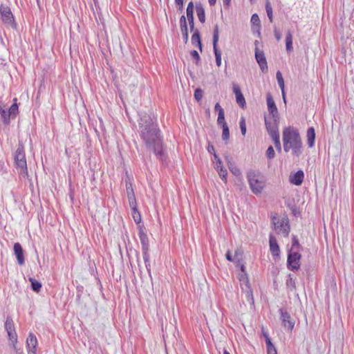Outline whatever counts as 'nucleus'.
<instances>
[{
    "label": "nucleus",
    "instance_id": "obj_1",
    "mask_svg": "<svg viewBox=\"0 0 354 354\" xmlns=\"http://www.w3.org/2000/svg\"><path fill=\"white\" fill-rule=\"evenodd\" d=\"M140 136L146 147L151 149L157 158L164 160V147L162 138L158 124L152 118L145 113L140 115L138 121Z\"/></svg>",
    "mask_w": 354,
    "mask_h": 354
},
{
    "label": "nucleus",
    "instance_id": "obj_2",
    "mask_svg": "<svg viewBox=\"0 0 354 354\" xmlns=\"http://www.w3.org/2000/svg\"><path fill=\"white\" fill-rule=\"evenodd\" d=\"M283 148L286 153L291 151L299 157L303 151V142L299 130L294 127H285L282 132Z\"/></svg>",
    "mask_w": 354,
    "mask_h": 354
},
{
    "label": "nucleus",
    "instance_id": "obj_3",
    "mask_svg": "<svg viewBox=\"0 0 354 354\" xmlns=\"http://www.w3.org/2000/svg\"><path fill=\"white\" fill-rule=\"evenodd\" d=\"M250 188L255 195L261 194L265 187L264 177L259 171L250 170L246 175Z\"/></svg>",
    "mask_w": 354,
    "mask_h": 354
},
{
    "label": "nucleus",
    "instance_id": "obj_4",
    "mask_svg": "<svg viewBox=\"0 0 354 354\" xmlns=\"http://www.w3.org/2000/svg\"><path fill=\"white\" fill-rule=\"evenodd\" d=\"M0 15L4 24L15 30L17 28V24L16 23L11 10L8 6H4L3 4L1 5Z\"/></svg>",
    "mask_w": 354,
    "mask_h": 354
},
{
    "label": "nucleus",
    "instance_id": "obj_5",
    "mask_svg": "<svg viewBox=\"0 0 354 354\" xmlns=\"http://www.w3.org/2000/svg\"><path fill=\"white\" fill-rule=\"evenodd\" d=\"M15 162L17 167L21 169V172H28L26 159L25 155L24 147L22 144L19 143L18 147L15 153Z\"/></svg>",
    "mask_w": 354,
    "mask_h": 354
},
{
    "label": "nucleus",
    "instance_id": "obj_6",
    "mask_svg": "<svg viewBox=\"0 0 354 354\" xmlns=\"http://www.w3.org/2000/svg\"><path fill=\"white\" fill-rule=\"evenodd\" d=\"M272 223L274 226V229L277 232L278 234L281 233L285 237L288 236L290 232V225L289 221L287 218L279 219L275 216H273L272 218Z\"/></svg>",
    "mask_w": 354,
    "mask_h": 354
},
{
    "label": "nucleus",
    "instance_id": "obj_7",
    "mask_svg": "<svg viewBox=\"0 0 354 354\" xmlns=\"http://www.w3.org/2000/svg\"><path fill=\"white\" fill-rule=\"evenodd\" d=\"M301 255L297 251H288L287 268L292 271H297L300 268Z\"/></svg>",
    "mask_w": 354,
    "mask_h": 354
},
{
    "label": "nucleus",
    "instance_id": "obj_8",
    "mask_svg": "<svg viewBox=\"0 0 354 354\" xmlns=\"http://www.w3.org/2000/svg\"><path fill=\"white\" fill-rule=\"evenodd\" d=\"M219 39V28L218 24H216L214 27L213 30V37H212V44L214 53L216 59V64L217 66L220 67L221 65V51L218 48V42Z\"/></svg>",
    "mask_w": 354,
    "mask_h": 354
},
{
    "label": "nucleus",
    "instance_id": "obj_9",
    "mask_svg": "<svg viewBox=\"0 0 354 354\" xmlns=\"http://www.w3.org/2000/svg\"><path fill=\"white\" fill-rule=\"evenodd\" d=\"M279 117L278 118L265 116V125L268 134L271 136L279 134Z\"/></svg>",
    "mask_w": 354,
    "mask_h": 354
},
{
    "label": "nucleus",
    "instance_id": "obj_10",
    "mask_svg": "<svg viewBox=\"0 0 354 354\" xmlns=\"http://www.w3.org/2000/svg\"><path fill=\"white\" fill-rule=\"evenodd\" d=\"M4 326L10 340L12 342H17V335L15 331L13 320L10 317H7Z\"/></svg>",
    "mask_w": 354,
    "mask_h": 354
},
{
    "label": "nucleus",
    "instance_id": "obj_11",
    "mask_svg": "<svg viewBox=\"0 0 354 354\" xmlns=\"http://www.w3.org/2000/svg\"><path fill=\"white\" fill-rule=\"evenodd\" d=\"M279 312L281 315L283 326L288 330H292L295 326V322L291 319L290 313L283 308H280Z\"/></svg>",
    "mask_w": 354,
    "mask_h": 354
},
{
    "label": "nucleus",
    "instance_id": "obj_12",
    "mask_svg": "<svg viewBox=\"0 0 354 354\" xmlns=\"http://www.w3.org/2000/svg\"><path fill=\"white\" fill-rule=\"evenodd\" d=\"M266 102L270 117L278 118L279 117L278 109L270 93L266 95Z\"/></svg>",
    "mask_w": 354,
    "mask_h": 354
},
{
    "label": "nucleus",
    "instance_id": "obj_13",
    "mask_svg": "<svg viewBox=\"0 0 354 354\" xmlns=\"http://www.w3.org/2000/svg\"><path fill=\"white\" fill-rule=\"evenodd\" d=\"M255 59L260 67V69L263 73H266L268 71V65L266 58L265 57L264 53L260 50L258 47L255 48Z\"/></svg>",
    "mask_w": 354,
    "mask_h": 354
},
{
    "label": "nucleus",
    "instance_id": "obj_14",
    "mask_svg": "<svg viewBox=\"0 0 354 354\" xmlns=\"http://www.w3.org/2000/svg\"><path fill=\"white\" fill-rule=\"evenodd\" d=\"M126 191L127 198L129 200V206L131 207V208H133L136 209V206H137L136 199L132 184L130 182L126 181Z\"/></svg>",
    "mask_w": 354,
    "mask_h": 354
},
{
    "label": "nucleus",
    "instance_id": "obj_15",
    "mask_svg": "<svg viewBox=\"0 0 354 354\" xmlns=\"http://www.w3.org/2000/svg\"><path fill=\"white\" fill-rule=\"evenodd\" d=\"M233 92L236 97V103L241 107L244 108L245 106V97L241 91V88L239 85L236 84H233L232 86Z\"/></svg>",
    "mask_w": 354,
    "mask_h": 354
},
{
    "label": "nucleus",
    "instance_id": "obj_16",
    "mask_svg": "<svg viewBox=\"0 0 354 354\" xmlns=\"http://www.w3.org/2000/svg\"><path fill=\"white\" fill-rule=\"evenodd\" d=\"M270 250L272 256L279 257L280 253L279 246L277 239L272 234L269 235Z\"/></svg>",
    "mask_w": 354,
    "mask_h": 354
},
{
    "label": "nucleus",
    "instance_id": "obj_17",
    "mask_svg": "<svg viewBox=\"0 0 354 354\" xmlns=\"http://www.w3.org/2000/svg\"><path fill=\"white\" fill-rule=\"evenodd\" d=\"M138 236L142 245V250H149V239L142 226H139Z\"/></svg>",
    "mask_w": 354,
    "mask_h": 354
},
{
    "label": "nucleus",
    "instance_id": "obj_18",
    "mask_svg": "<svg viewBox=\"0 0 354 354\" xmlns=\"http://www.w3.org/2000/svg\"><path fill=\"white\" fill-rule=\"evenodd\" d=\"M14 253L16 256L17 262L19 265H23L24 263V250L22 246L19 243H15L13 247Z\"/></svg>",
    "mask_w": 354,
    "mask_h": 354
},
{
    "label": "nucleus",
    "instance_id": "obj_19",
    "mask_svg": "<svg viewBox=\"0 0 354 354\" xmlns=\"http://www.w3.org/2000/svg\"><path fill=\"white\" fill-rule=\"evenodd\" d=\"M304 173L302 170H299L297 172L290 176V182L295 185H300L304 181Z\"/></svg>",
    "mask_w": 354,
    "mask_h": 354
},
{
    "label": "nucleus",
    "instance_id": "obj_20",
    "mask_svg": "<svg viewBox=\"0 0 354 354\" xmlns=\"http://www.w3.org/2000/svg\"><path fill=\"white\" fill-rule=\"evenodd\" d=\"M214 168L217 171V172H218L220 178L222 179V180L226 183H227V169L223 168V162L221 159H218L217 161L215 162Z\"/></svg>",
    "mask_w": 354,
    "mask_h": 354
},
{
    "label": "nucleus",
    "instance_id": "obj_21",
    "mask_svg": "<svg viewBox=\"0 0 354 354\" xmlns=\"http://www.w3.org/2000/svg\"><path fill=\"white\" fill-rule=\"evenodd\" d=\"M27 347L29 352H32L33 354H36V347L37 345V340L36 336L30 333L26 339Z\"/></svg>",
    "mask_w": 354,
    "mask_h": 354
},
{
    "label": "nucleus",
    "instance_id": "obj_22",
    "mask_svg": "<svg viewBox=\"0 0 354 354\" xmlns=\"http://www.w3.org/2000/svg\"><path fill=\"white\" fill-rule=\"evenodd\" d=\"M191 40H192V45H196L198 47L200 51L202 52L203 45H202L200 32L198 29L194 30V32L193 33V35L192 36Z\"/></svg>",
    "mask_w": 354,
    "mask_h": 354
},
{
    "label": "nucleus",
    "instance_id": "obj_23",
    "mask_svg": "<svg viewBox=\"0 0 354 354\" xmlns=\"http://www.w3.org/2000/svg\"><path fill=\"white\" fill-rule=\"evenodd\" d=\"M196 14L198 18V20L202 23H205V9L201 2L196 3Z\"/></svg>",
    "mask_w": 354,
    "mask_h": 354
},
{
    "label": "nucleus",
    "instance_id": "obj_24",
    "mask_svg": "<svg viewBox=\"0 0 354 354\" xmlns=\"http://www.w3.org/2000/svg\"><path fill=\"white\" fill-rule=\"evenodd\" d=\"M307 144L309 147H313L315 140V131L313 127H309L307 130Z\"/></svg>",
    "mask_w": 354,
    "mask_h": 354
},
{
    "label": "nucleus",
    "instance_id": "obj_25",
    "mask_svg": "<svg viewBox=\"0 0 354 354\" xmlns=\"http://www.w3.org/2000/svg\"><path fill=\"white\" fill-rule=\"evenodd\" d=\"M194 5L193 1H190L186 9V14H187V18L188 22H192L194 21Z\"/></svg>",
    "mask_w": 354,
    "mask_h": 354
},
{
    "label": "nucleus",
    "instance_id": "obj_26",
    "mask_svg": "<svg viewBox=\"0 0 354 354\" xmlns=\"http://www.w3.org/2000/svg\"><path fill=\"white\" fill-rule=\"evenodd\" d=\"M276 77L277 80L278 84L281 90V92H282V96H283V101L286 102V95H285V92H284V87H285L284 80H283L282 74L279 71H278L277 72Z\"/></svg>",
    "mask_w": 354,
    "mask_h": 354
},
{
    "label": "nucleus",
    "instance_id": "obj_27",
    "mask_svg": "<svg viewBox=\"0 0 354 354\" xmlns=\"http://www.w3.org/2000/svg\"><path fill=\"white\" fill-rule=\"evenodd\" d=\"M303 250V247L299 244V240L295 235H292V246L289 251H297Z\"/></svg>",
    "mask_w": 354,
    "mask_h": 354
},
{
    "label": "nucleus",
    "instance_id": "obj_28",
    "mask_svg": "<svg viewBox=\"0 0 354 354\" xmlns=\"http://www.w3.org/2000/svg\"><path fill=\"white\" fill-rule=\"evenodd\" d=\"M0 114H1V116L3 119V121L4 122V124H9L10 122V113L8 112V111H7L3 106H1L0 104Z\"/></svg>",
    "mask_w": 354,
    "mask_h": 354
},
{
    "label": "nucleus",
    "instance_id": "obj_29",
    "mask_svg": "<svg viewBox=\"0 0 354 354\" xmlns=\"http://www.w3.org/2000/svg\"><path fill=\"white\" fill-rule=\"evenodd\" d=\"M29 281L31 283L32 290L35 292H39L41 288V283L32 277L29 278Z\"/></svg>",
    "mask_w": 354,
    "mask_h": 354
},
{
    "label": "nucleus",
    "instance_id": "obj_30",
    "mask_svg": "<svg viewBox=\"0 0 354 354\" xmlns=\"http://www.w3.org/2000/svg\"><path fill=\"white\" fill-rule=\"evenodd\" d=\"M265 6L269 21L272 23L273 21L272 8L269 0H266Z\"/></svg>",
    "mask_w": 354,
    "mask_h": 354
},
{
    "label": "nucleus",
    "instance_id": "obj_31",
    "mask_svg": "<svg viewBox=\"0 0 354 354\" xmlns=\"http://www.w3.org/2000/svg\"><path fill=\"white\" fill-rule=\"evenodd\" d=\"M286 46L288 52L292 50V36L290 31L288 32L286 37Z\"/></svg>",
    "mask_w": 354,
    "mask_h": 354
},
{
    "label": "nucleus",
    "instance_id": "obj_32",
    "mask_svg": "<svg viewBox=\"0 0 354 354\" xmlns=\"http://www.w3.org/2000/svg\"><path fill=\"white\" fill-rule=\"evenodd\" d=\"M226 160L228 162V167L230 171L235 176H239L241 175V170L234 164H232L231 162L228 160V158H226Z\"/></svg>",
    "mask_w": 354,
    "mask_h": 354
},
{
    "label": "nucleus",
    "instance_id": "obj_33",
    "mask_svg": "<svg viewBox=\"0 0 354 354\" xmlns=\"http://www.w3.org/2000/svg\"><path fill=\"white\" fill-rule=\"evenodd\" d=\"M222 127L223 133H222V139L225 143L227 142L230 138V130L227 126V124H223Z\"/></svg>",
    "mask_w": 354,
    "mask_h": 354
},
{
    "label": "nucleus",
    "instance_id": "obj_34",
    "mask_svg": "<svg viewBox=\"0 0 354 354\" xmlns=\"http://www.w3.org/2000/svg\"><path fill=\"white\" fill-rule=\"evenodd\" d=\"M271 138L274 142V147H275L277 151L280 153L281 151V142H280L279 134L271 136Z\"/></svg>",
    "mask_w": 354,
    "mask_h": 354
},
{
    "label": "nucleus",
    "instance_id": "obj_35",
    "mask_svg": "<svg viewBox=\"0 0 354 354\" xmlns=\"http://www.w3.org/2000/svg\"><path fill=\"white\" fill-rule=\"evenodd\" d=\"M180 28L181 32L188 31L187 23L186 17L183 15L180 18Z\"/></svg>",
    "mask_w": 354,
    "mask_h": 354
},
{
    "label": "nucleus",
    "instance_id": "obj_36",
    "mask_svg": "<svg viewBox=\"0 0 354 354\" xmlns=\"http://www.w3.org/2000/svg\"><path fill=\"white\" fill-rule=\"evenodd\" d=\"M266 347L268 354H277L276 348L272 343L271 340L268 339Z\"/></svg>",
    "mask_w": 354,
    "mask_h": 354
},
{
    "label": "nucleus",
    "instance_id": "obj_37",
    "mask_svg": "<svg viewBox=\"0 0 354 354\" xmlns=\"http://www.w3.org/2000/svg\"><path fill=\"white\" fill-rule=\"evenodd\" d=\"M8 112L11 118H14L18 113V105L16 102L11 105L8 109Z\"/></svg>",
    "mask_w": 354,
    "mask_h": 354
},
{
    "label": "nucleus",
    "instance_id": "obj_38",
    "mask_svg": "<svg viewBox=\"0 0 354 354\" xmlns=\"http://www.w3.org/2000/svg\"><path fill=\"white\" fill-rule=\"evenodd\" d=\"M243 254V252L241 249H237L235 250L234 258V261L236 263H239V262L242 261Z\"/></svg>",
    "mask_w": 354,
    "mask_h": 354
},
{
    "label": "nucleus",
    "instance_id": "obj_39",
    "mask_svg": "<svg viewBox=\"0 0 354 354\" xmlns=\"http://www.w3.org/2000/svg\"><path fill=\"white\" fill-rule=\"evenodd\" d=\"M286 286L288 288H290V291H292L296 288L295 281L292 278L291 274H289L288 279L286 280Z\"/></svg>",
    "mask_w": 354,
    "mask_h": 354
},
{
    "label": "nucleus",
    "instance_id": "obj_40",
    "mask_svg": "<svg viewBox=\"0 0 354 354\" xmlns=\"http://www.w3.org/2000/svg\"><path fill=\"white\" fill-rule=\"evenodd\" d=\"M131 209H132V214H133V218L134 219V221L136 223H139L141 221V216H140L139 212L138 211L137 206H136V210L133 208H131Z\"/></svg>",
    "mask_w": 354,
    "mask_h": 354
},
{
    "label": "nucleus",
    "instance_id": "obj_41",
    "mask_svg": "<svg viewBox=\"0 0 354 354\" xmlns=\"http://www.w3.org/2000/svg\"><path fill=\"white\" fill-rule=\"evenodd\" d=\"M239 126L241 129V134L245 136L246 133V124H245V120L243 117L241 118L240 122H239Z\"/></svg>",
    "mask_w": 354,
    "mask_h": 354
},
{
    "label": "nucleus",
    "instance_id": "obj_42",
    "mask_svg": "<svg viewBox=\"0 0 354 354\" xmlns=\"http://www.w3.org/2000/svg\"><path fill=\"white\" fill-rule=\"evenodd\" d=\"M275 156V152L272 146H269L266 151V157L269 160H272Z\"/></svg>",
    "mask_w": 354,
    "mask_h": 354
},
{
    "label": "nucleus",
    "instance_id": "obj_43",
    "mask_svg": "<svg viewBox=\"0 0 354 354\" xmlns=\"http://www.w3.org/2000/svg\"><path fill=\"white\" fill-rule=\"evenodd\" d=\"M190 55L195 59V64L198 65L201 60L198 53L196 50H193L190 52Z\"/></svg>",
    "mask_w": 354,
    "mask_h": 354
},
{
    "label": "nucleus",
    "instance_id": "obj_44",
    "mask_svg": "<svg viewBox=\"0 0 354 354\" xmlns=\"http://www.w3.org/2000/svg\"><path fill=\"white\" fill-rule=\"evenodd\" d=\"M251 23L254 25L260 26L259 17L257 13H254L251 17Z\"/></svg>",
    "mask_w": 354,
    "mask_h": 354
},
{
    "label": "nucleus",
    "instance_id": "obj_45",
    "mask_svg": "<svg viewBox=\"0 0 354 354\" xmlns=\"http://www.w3.org/2000/svg\"><path fill=\"white\" fill-rule=\"evenodd\" d=\"M203 92L202 89L198 88L194 91V97L197 101H200L203 97Z\"/></svg>",
    "mask_w": 354,
    "mask_h": 354
},
{
    "label": "nucleus",
    "instance_id": "obj_46",
    "mask_svg": "<svg viewBox=\"0 0 354 354\" xmlns=\"http://www.w3.org/2000/svg\"><path fill=\"white\" fill-rule=\"evenodd\" d=\"M217 122H218V125H221V126H223V124H227L225 121V112L218 113Z\"/></svg>",
    "mask_w": 354,
    "mask_h": 354
},
{
    "label": "nucleus",
    "instance_id": "obj_47",
    "mask_svg": "<svg viewBox=\"0 0 354 354\" xmlns=\"http://www.w3.org/2000/svg\"><path fill=\"white\" fill-rule=\"evenodd\" d=\"M142 256H143V259H144L145 263H149L150 262V261H149L150 256H149V250H142Z\"/></svg>",
    "mask_w": 354,
    "mask_h": 354
},
{
    "label": "nucleus",
    "instance_id": "obj_48",
    "mask_svg": "<svg viewBox=\"0 0 354 354\" xmlns=\"http://www.w3.org/2000/svg\"><path fill=\"white\" fill-rule=\"evenodd\" d=\"M246 297L248 299V301L251 304H254V299H253V295H252V290H250V291H248L246 292Z\"/></svg>",
    "mask_w": 354,
    "mask_h": 354
},
{
    "label": "nucleus",
    "instance_id": "obj_49",
    "mask_svg": "<svg viewBox=\"0 0 354 354\" xmlns=\"http://www.w3.org/2000/svg\"><path fill=\"white\" fill-rule=\"evenodd\" d=\"M240 270L242 272L241 278L243 279L244 277H247L246 269H245V266H244V264L241 265Z\"/></svg>",
    "mask_w": 354,
    "mask_h": 354
},
{
    "label": "nucleus",
    "instance_id": "obj_50",
    "mask_svg": "<svg viewBox=\"0 0 354 354\" xmlns=\"http://www.w3.org/2000/svg\"><path fill=\"white\" fill-rule=\"evenodd\" d=\"M214 110H215V111H217L218 113H224L223 109L221 106V105L218 102L214 106Z\"/></svg>",
    "mask_w": 354,
    "mask_h": 354
},
{
    "label": "nucleus",
    "instance_id": "obj_51",
    "mask_svg": "<svg viewBox=\"0 0 354 354\" xmlns=\"http://www.w3.org/2000/svg\"><path fill=\"white\" fill-rule=\"evenodd\" d=\"M183 41L186 44L188 41L189 39V32L188 31L181 32Z\"/></svg>",
    "mask_w": 354,
    "mask_h": 354
},
{
    "label": "nucleus",
    "instance_id": "obj_52",
    "mask_svg": "<svg viewBox=\"0 0 354 354\" xmlns=\"http://www.w3.org/2000/svg\"><path fill=\"white\" fill-rule=\"evenodd\" d=\"M207 151L210 153H216L215 152V149H214V147L210 142L208 143Z\"/></svg>",
    "mask_w": 354,
    "mask_h": 354
},
{
    "label": "nucleus",
    "instance_id": "obj_53",
    "mask_svg": "<svg viewBox=\"0 0 354 354\" xmlns=\"http://www.w3.org/2000/svg\"><path fill=\"white\" fill-rule=\"evenodd\" d=\"M274 37H275L277 41H279L281 39V37L280 32L279 30H277V28H275L274 30Z\"/></svg>",
    "mask_w": 354,
    "mask_h": 354
},
{
    "label": "nucleus",
    "instance_id": "obj_54",
    "mask_svg": "<svg viewBox=\"0 0 354 354\" xmlns=\"http://www.w3.org/2000/svg\"><path fill=\"white\" fill-rule=\"evenodd\" d=\"M262 335L264 337L265 341H266V344H267L268 339V340H271V339H270L268 333L266 331H265L263 328H262Z\"/></svg>",
    "mask_w": 354,
    "mask_h": 354
},
{
    "label": "nucleus",
    "instance_id": "obj_55",
    "mask_svg": "<svg viewBox=\"0 0 354 354\" xmlns=\"http://www.w3.org/2000/svg\"><path fill=\"white\" fill-rule=\"evenodd\" d=\"M226 259L229 261H234V258L232 257L231 253L230 251H228L227 253H226Z\"/></svg>",
    "mask_w": 354,
    "mask_h": 354
},
{
    "label": "nucleus",
    "instance_id": "obj_56",
    "mask_svg": "<svg viewBox=\"0 0 354 354\" xmlns=\"http://www.w3.org/2000/svg\"><path fill=\"white\" fill-rule=\"evenodd\" d=\"M145 267H146V269L147 270V272L149 274V275L150 276V277H151V264H150V262L149 263H145Z\"/></svg>",
    "mask_w": 354,
    "mask_h": 354
},
{
    "label": "nucleus",
    "instance_id": "obj_57",
    "mask_svg": "<svg viewBox=\"0 0 354 354\" xmlns=\"http://www.w3.org/2000/svg\"><path fill=\"white\" fill-rule=\"evenodd\" d=\"M188 23H189V25L190 30L193 31L194 32V30H196L194 28V21H193L192 22H188Z\"/></svg>",
    "mask_w": 354,
    "mask_h": 354
},
{
    "label": "nucleus",
    "instance_id": "obj_58",
    "mask_svg": "<svg viewBox=\"0 0 354 354\" xmlns=\"http://www.w3.org/2000/svg\"><path fill=\"white\" fill-rule=\"evenodd\" d=\"M223 6L227 8L230 4L231 0H223Z\"/></svg>",
    "mask_w": 354,
    "mask_h": 354
},
{
    "label": "nucleus",
    "instance_id": "obj_59",
    "mask_svg": "<svg viewBox=\"0 0 354 354\" xmlns=\"http://www.w3.org/2000/svg\"><path fill=\"white\" fill-rule=\"evenodd\" d=\"M175 3L176 6H181L183 3V0H175Z\"/></svg>",
    "mask_w": 354,
    "mask_h": 354
},
{
    "label": "nucleus",
    "instance_id": "obj_60",
    "mask_svg": "<svg viewBox=\"0 0 354 354\" xmlns=\"http://www.w3.org/2000/svg\"><path fill=\"white\" fill-rule=\"evenodd\" d=\"M210 6H214L216 3V0H208Z\"/></svg>",
    "mask_w": 354,
    "mask_h": 354
},
{
    "label": "nucleus",
    "instance_id": "obj_61",
    "mask_svg": "<svg viewBox=\"0 0 354 354\" xmlns=\"http://www.w3.org/2000/svg\"><path fill=\"white\" fill-rule=\"evenodd\" d=\"M178 10L182 12L183 10V3L181 4V6H177Z\"/></svg>",
    "mask_w": 354,
    "mask_h": 354
},
{
    "label": "nucleus",
    "instance_id": "obj_62",
    "mask_svg": "<svg viewBox=\"0 0 354 354\" xmlns=\"http://www.w3.org/2000/svg\"><path fill=\"white\" fill-rule=\"evenodd\" d=\"M213 155L216 162L217 161L218 159H221L216 153H214Z\"/></svg>",
    "mask_w": 354,
    "mask_h": 354
},
{
    "label": "nucleus",
    "instance_id": "obj_63",
    "mask_svg": "<svg viewBox=\"0 0 354 354\" xmlns=\"http://www.w3.org/2000/svg\"><path fill=\"white\" fill-rule=\"evenodd\" d=\"M243 264L242 263V261L239 262V263H236V267L237 268H240L241 265Z\"/></svg>",
    "mask_w": 354,
    "mask_h": 354
},
{
    "label": "nucleus",
    "instance_id": "obj_64",
    "mask_svg": "<svg viewBox=\"0 0 354 354\" xmlns=\"http://www.w3.org/2000/svg\"><path fill=\"white\" fill-rule=\"evenodd\" d=\"M223 354H230L227 350H224Z\"/></svg>",
    "mask_w": 354,
    "mask_h": 354
}]
</instances>
